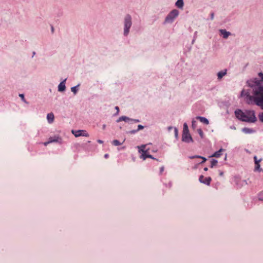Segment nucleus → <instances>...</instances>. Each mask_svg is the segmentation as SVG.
Returning <instances> with one entry per match:
<instances>
[{
	"label": "nucleus",
	"mask_w": 263,
	"mask_h": 263,
	"mask_svg": "<svg viewBox=\"0 0 263 263\" xmlns=\"http://www.w3.org/2000/svg\"><path fill=\"white\" fill-rule=\"evenodd\" d=\"M97 142H98L99 143H100V144H102V143H103V141L102 140H97Z\"/></svg>",
	"instance_id": "35"
},
{
	"label": "nucleus",
	"mask_w": 263,
	"mask_h": 263,
	"mask_svg": "<svg viewBox=\"0 0 263 263\" xmlns=\"http://www.w3.org/2000/svg\"><path fill=\"white\" fill-rule=\"evenodd\" d=\"M132 122H139L140 121L138 119H133V121H132Z\"/></svg>",
	"instance_id": "34"
},
{
	"label": "nucleus",
	"mask_w": 263,
	"mask_h": 263,
	"mask_svg": "<svg viewBox=\"0 0 263 263\" xmlns=\"http://www.w3.org/2000/svg\"><path fill=\"white\" fill-rule=\"evenodd\" d=\"M235 114L237 118L242 121L253 123L256 121L254 110H246L243 112L240 109H237L235 110Z\"/></svg>",
	"instance_id": "2"
},
{
	"label": "nucleus",
	"mask_w": 263,
	"mask_h": 263,
	"mask_svg": "<svg viewBox=\"0 0 263 263\" xmlns=\"http://www.w3.org/2000/svg\"><path fill=\"white\" fill-rule=\"evenodd\" d=\"M196 118L201 122L203 123L204 124L208 125L209 123L208 120L204 117L198 116Z\"/></svg>",
	"instance_id": "14"
},
{
	"label": "nucleus",
	"mask_w": 263,
	"mask_h": 263,
	"mask_svg": "<svg viewBox=\"0 0 263 263\" xmlns=\"http://www.w3.org/2000/svg\"><path fill=\"white\" fill-rule=\"evenodd\" d=\"M19 96L22 98V100L24 102H26V101H25V98H24V95L23 94H20Z\"/></svg>",
	"instance_id": "31"
},
{
	"label": "nucleus",
	"mask_w": 263,
	"mask_h": 263,
	"mask_svg": "<svg viewBox=\"0 0 263 263\" xmlns=\"http://www.w3.org/2000/svg\"><path fill=\"white\" fill-rule=\"evenodd\" d=\"M189 132L188 126L186 123H184L183 133Z\"/></svg>",
	"instance_id": "24"
},
{
	"label": "nucleus",
	"mask_w": 263,
	"mask_h": 263,
	"mask_svg": "<svg viewBox=\"0 0 263 263\" xmlns=\"http://www.w3.org/2000/svg\"><path fill=\"white\" fill-rule=\"evenodd\" d=\"M49 143H51L50 142H49V140L47 142H45L44 143V145L45 146H47L48 144H49Z\"/></svg>",
	"instance_id": "33"
},
{
	"label": "nucleus",
	"mask_w": 263,
	"mask_h": 263,
	"mask_svg": "<svg viewBox=\"0 0 263 263\" xmlns=\"http://www.w3.org/2000/svg\"><path fill=\"white\" fill-rule=\"evenodd\" d=\"M77 86L72 87L71 88V91L73 92L74 94H76L77 92Z\"/></svg>",
	"instance_id": "28"
},
{
	"label": "nucleus",
	"mask_w": 263,
	"mask_h": 263,
	"mask_svg": "<svg viewBox=\"0 0 263 263\" xmlns=\"http://www.w3.org/2000/svg\"><path fill=\"white\" fill-rule=\"evenodd\" d=\"M258 76L259 78L260 79V80L263 82V73L260 72L258 74Z\"/></svg>",
	"instance_id": "30"
},
{
	"label": "nucleus",
	"mask_w": 263,
	"mask_h": 263,
	"mask_svg": "<svg viewBox=\"0 0 263 263\" xmlns=\"http://www.w3.org/2000/svg\"><path fill=\"white\" fill-rule=\"evenodd\" d=\"M217 163V160L215 159H212V160L211 161V167H213V166L216 165Z\"/></svg>",
	"instance_id": "22"
},
{
	"label": "nucleus",
	"mask_w": 263,
	"mask_h": 263,
	"mask_svg": "<svg viewBox=\"0 0 263 263\" xmlns=\"http://www.w3.org/2000/svg\"><path fill=\"white\" fill-rule=\"evenodd\" d=\"M226 74H227V69H224V70H222V71L218 72L217 73L218 79L220 80Z\"/></svg>",
	"instance_id": "16"
},
{
	"label": "nucleus",
	"mask_w": 263,
	"mask_h": 263,
	"mask_svg": "<svg viewBox=\"0 0 263 263\" xmlns=\"http://www.w3.org/2000/svg\"><path fill=\"white\" fill-rule=\"evenodd\" d=\"M115 109L117 110L116 114L118 115L119 112V108L118 106H116Z\"/></svg>",
	"instance_id": "32"
},
{
	"label": "nucleus",
	"mask_w": 263,
	"mask_h": 263,
	"mask_svg": "<svg viewBox=\"0 0 263 263\" xmlns=\"http://www.w3.org/2000/svg\"><path fill=\"white\" fill-rule=\"evenodd\" d=\"M214 18V13L211 14V19L213 20Z\"/></svg>",
	"instance_id": "39"
},
{
	"label": "nucleus",
	"mask_w": 263,
	"mask_h": 263,
	"mask_svg": "<svg viewBox=\"0 0 263 263\" xmlns=\"http://www.w3.org/2000/svg\"><path fill=\"white\" fill-rule=\"evenodd\" d=\"M219 31L221 35H222L224 39H227L231 34L230 32L227 31L224 29H221L219 30Z\"/></svg>",
	"instance_id": "11"
},
{
	"label": "nucleus",
	"mask_w": 263,
	"mask_h": 263,
	"mask_svg": "<svg viewBox=\"0 0 263 263\" xmlns=\"http://www.w3.org/2000/svg\"><path fill=\"white\" fill-rule=\"evenodd\" d=\"M254 160L255 163H256V161H258V160H257V157L256 156H255L254 157Z\"/></svg>",
	"instance_id": "36"
},
{
	"label": "nucleus",
	"mask_w": 263,
	"mask_h": 263,
	"mask_svg": "<svg viewBox=\"0 0 263 263\" xmlns=\"http://www.w3.org/2000/svg\"><path fill=\"white\" fill-rule=\"evenodd\" d=\"M54 118V117L53 113L51 112L47 114V119L49 123H51L53 122Z\"/></svg>",
	"instance_id": "12"
},
{
	"label": "nucleus",
	"mask_w": 263,
	"mask_h": 263,
	"mask_svg": "<svg viewBox=\"0 0 263 263\" xmlns=\"http://www.w3.org/2000/svg\"><path fill=\"white\" fill-rule=\"evenodd\" d=\"M179 15V11L176 9L171 11L165 18L167 22H172L175 18Z\"/></svg>",
	"instance_id": "5"
},
{
	"label": "nucleus",
	"mask_w": 263,
	"mask_h": 263,
	"mask_svg": "<svg viewBox=\"0 0 263 263\" xmlns=\"http://www.w3.org/2000/svg\"><path fill=\"white\" fill-rule=\"evenodd\" d=\"M71 133L74 135L76 137H78L80 136H84L86 137H89V134L85 130H72Z\"/></svg>",
	"instance_id": "6"
},
{
	"label": "nucleus",
	"mask_w": 263,
	"mask_h": 263,
	"mask_svg": "<svg viewBox=\"0 0 263 263\" xmlns=\"http://www.w3.org/2000/svg\"><path fill=\"white\" fill-rule=\"evenodd\" d=\"M132 121H133L132 119H130L126 116H121L117 120V122H120L121 121H125V122H132Z\"/></svg>",
	"instance_id": "9"
},
{
	"label": "nucleus",
	"mask_w": 263,
	"mask_h": 263,
	"mask_svg": "<svg viewBox=\"0 0 263 263\" xmlns=\"http://www.w3.org/2000/svg\"><path fill=\"white\" fill-rule=\"evenodd\" d=\"M145 145H142L141 146H138L139 148V152L141 154L140 158L143 160H145L147 158H149L158 161V159L154 158L152 155L148 154V150L145 149Z\"/></svg>",
	"instance_id": "4"
},
{
	"label": "nucleus",
	"mask_w": 263,
	"mask_h": 263,
	"mask_svg": "<svg viewBox=\"0 0 263 263\" xmlns=\"http://www.w3.org/2000/svg\"><path fill=\"white\" fill-rule=\"evenodd\" d=\"M242 132L246 134H250L253 132V130L248 128H243L242 129Z\"/></svg>",
	"instance_id": "20"
},
{
	"label": "nucleus",
	"mask_w": 263,
	"mask_h": 263,
	"mask_svg": "<svg viewBox=\"0 0 263 263\" xmlns=\"http://www.w3.org/2000/svg\"><path fill=\"white\" fill-rule=\"evenodd\" d=\"M164 167L163 166H161L160 168V173H159V174L161 175L162 174L163 172H164Z\"/></svg>",
	"instance_id": "29"
},
{
	"label": "nucleus",
	"mask_w": 263,
	"mask_h": 263,
	"mask_svg": "<svg viewBox=\"0 0 263 263\" xmlns=\"http://www.w3.org/2000/svg\"><path fill=\"white\" fill-rule=\"evenodd\" d=\"M258 118L261 122H263V112L258 115Z\"/></svg>",
	"instance_id": "27"
},
{
	"label": "nucleus",
	"mask_w": 263,
	"mask_h": 263,
	"mask_svg": "<svg viewBox=\"0 0 263 263\" xmlns=\"http://www.w3.org/2000/svg\"><path fill=\"white\" fill-rule=\"evenodd\" d=\"M132 17L129 14H126L124 21V35L127 36L129 32V29L132 26Z\"/></svg>",
	"instance_id": "3"
},
{
	"label": "nucleus",
	"mask_w": 263,
	"mask_h": 263,
	"mask_svg": "<svg viewBox=\"0 0 263 263\" xmlns=\"http://www.w3.org/2000/svg\"><path fill=\"white\" fill-rule=\"evenodd\" d=\"M261 159L258 160V161H256L255 163V171H257L260 172L262 171V169L260 168L259 162L261 161Z\"/></svg>",
	"instance_id": "17"
},
{
	"label": "nucleus",
	"mask_w": 263,
	"mask_h": 263,
	"mask_svg": "<svg viewBox=\"0 0 263 263\" xmlns=\"http://www.w3.org/2000/svg\"><path fill=\"white\" fill-rule=\"evenodd\" d=\"M184 5V3L183 0H177V1L175 3V6L180 9H182Z\"/></svg>",
	"instance_id": "15"
},
{
	"label": "nucleus",
	"mask_w": 263,
	"mask_h": 263,
	"mask_svg": "<svg viewBox=\"0 0 263 263\" xmlns=\"http://www.w3.org/2000/svg\"><path fill=\"white\" fill-rule=\"evenodd\" d=\"M223 172H220V173H219V175H220V176H222V175H223Z\"/></svg>",
	"instance_id": "41"
},
{
	"label": "nucleus",
	"mask_w": 263,
	"mask_h": 263,
	"mask_svg": "<svg viewBox=\"0 0 263 263\" xmlns=\"http://www.w3.org/2000/svg\"><path fill=\"white\" fill-rule=\"evenodd\" d=\"M199 180L201 183L209 185L212 179L210 177L205 178L203 175H201L199 177Z\"/></svg>",
	"instance_id": "8"
},
{
	"label": "nucleus",
	"mask_w": 263,
	"mask_h": 263,
	"mask_svg": "<svg viewBox=\"0 0 263 263\" xmlns=\"http://www.w3.org/2000/svg\"><path fill=\"white\" fill-rule=\"evenodd\" d=\"M196 158H201L202 159V161L201 162V163H204L206 161V159L205 158L200 156L196 155L190 157L191 159H194Z\"/></svg>",
	"instance_id": "19"
},
{
	"label": "nucleus",
	"mask_w": 263,
	"mask_h": 263,
	"mask_svg": "<svg viewBox=\"0 0 263 263\" xmlns=\"http://www.w3.org/2000/svg\"><path fill=\"white\" fill-rule=\"evenodd\" d=\"M108 157H109V155H108V154H105V155H104V157H105V158H108Z\"/></svg>",
	"instance_id": "38"
},
{
	"label": "nucleus",
	"mask_w": 263,
	"mask_h": 263,
	"mask_svg": "<svg viewBox=\"0 0 263 263\" xmlns=\"http://www.w3.org/2000/svg\"><path fill=\"white\" fill-rule=\"evenodd\" d=\"M51 31L52 32H53V31H54V29H53V27H51Z\"/></svg>",
	"instance_id": "43"
},
{
	"label": "nucleus",
	"mask_w": 263,
	"mask_h": 263,
	"mask_svg": "<svg viewBox=\"0 0 263 263\" xmlns=\"http://www.w3.org/2000/svg\"><path fill=\"white\" fill-rule=\"evenodd\" d=\"M258 200L263 201V192H261L258 195Z\"/></svg>",
	"instance_id": "26"
},
{
	"label": "nucleus",
	"mask_w": 263,
	"mask_h": 263,
	"mask_svg": "<svg viewBox=\"0 0 263 263\" xmlns=\"http://www.w3.org/2000/svg\"><path fill=\"white\" fill-rule=\"evenodd\" d=\"M195 121H193L192 122V126L194 127V125H195Z\"/></svg>",
	"instance_id": "40"
},
{
	"label": "nucleus",
	"mask_w": 263,
	"mask_h": 263,
	"mask_svg": "<svg viewBox=\"0 0 263 263\" xmlns=\"http://www.w3.org/2000/svg\"><path fill=\"white\" fill-rule=\"evenodd\" d=\"M175 135L177 136V134H178V130L176 128H175Z\"/></svg>",
	"instance_id": "37"
},
{
	"label": "nucleus",
	"mask_w": 263,
	"mask_h": 263,
	"mask_svg": "<svg viewBox=\"0 0 263 263\" xmlns=\"http://www.w3.org/2000/svg\"><path fill=\"white\" fill-rule=\"evenodd\" d=\"M208 170V167H204V171H207Z\"/></svg>",
	"instance_id": "42"
},
{
	"label": "nucleus",
	"mask_w": 263,
	"mask_h": 263,
	"mask_svg": "<svg viewBox=\"0 0 263 263\" xmlns=\"http://www.w3.org/2000/svg\"><path fill=\"white\" fill-rule=\"evenodd\" d=\"M59 139H60L59 137L56 138H52L50 137L49 138V142L52 143V142H59Z\"/></svg>",
	"instance_id": "21"
},
{
	"label": "nucleus",
	"mask_w": 263,
	"mask_h": 263,
	"mask_svg": "<svg viewBox=\"0 0 263 263\" xmlns=\"http://www.w3.org/2000/svg\"><path fill=\"white\" fill-rule=\"evenodd\" d=\"M143 128H144V126H142V125H139L138 126V129L137 130L131 131L130 133H133V134H134L136 132H138V130L142 129Z\"/></svg>",
	"instance_id": "23"
},
{
	"label": "nucleus",
	"mask_w": 263,
	"mask_h": 263,
	"mask_svg": "<svg viewBox=\"0 0 263 263\" xmlns=\"http://www.w3.org/2000/svg\"><path fill=\"white\" fill-rule=\"evenodd\" d=\"M182 140L183 142L189 143L190 142H193V139L191 136L189 132L183 133L182 135Z\"/></svg>",
	"instance_id": "7"
},
{
	"label": "nucleus",
	"mask_w": 263,
	"mask_h": 263,
	"mask_svg": "<svg viewBox=\"0 0 263 263\" xmlns=\"http://www.w3.org/2000/svg\"><path fill=\"white\" fill-rule=\"evenodd\" d=\"M249 88L243 89L241 95L246 97L248 104H255L263 109V84L258 80L248 81Z\"/></svg>",
	"instance_id": "1"
},
{
	"label": "nucleus",
	"mask_w": 263,
	"mask_h": 263,
	"mask_svg": "<svg viewBox=\"0 0 263 263\" xmlns=\"http://www.w3.org/2000/svg\"><path fill=\"white\" fill-rule=\"evenodd\" d=\"M125 141V139L123 140L122 142H120L118 140H114L112 141V144L115 146H119L122 145L124 142Z\"/></svg>",
	"instance_id": "18"
},
{
	"label": "nucleus",
	"mask_w": 263,
	"mask_h": 263,
	"mask_svg": "<svg viewBox=\"0 0 263 263\" xmlns=\"http://www.w3.org/2000/svg\"><path fill=\"white\" fill-rule=\"evenodd\" d=\"M224 151V149L222 148H220L219 151L215 152L211 157H216V158H219L221 155V152Z\"/></svg>",
	"instance_id": "13"
},
{
	"label": "nucleus",
	"mask_w": 263,
	"mask_h": 263,
	"mask_svg": "<svg viewBox=\"0 0 263 263\" xmlns=\"http://www.w3.org/2000/svg\"><path fill=\"white\" fill-rule=\"evenodd\" d=\"M66 79H65L64 81H63L62 82H61L60 84L58 86V90L59 91H63L65 90V81H66Z\"/></svg>",
	"instance_id": "10"
},
{
	"label": "nucleus",
	"mask_w": 263,
	"mask_h": 263,
	"mask_svg": "<svg viewBox=\"0 0 263 263\" xmlns=\"http://www.w3.org/2000/svg\"><path fill=\"white\" fill-rule=\"evenodd\" d=\"M197 132L199 134V135L201 137V138H203L204 134H203V133L202 132V129L201 128L198 129H197Z\"/></svg>",
	"instance_id": "25"
}]
</instances>
